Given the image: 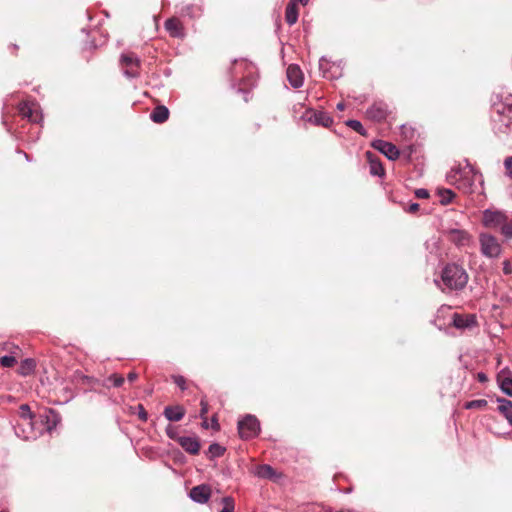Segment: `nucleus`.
I'll list each match as a JSON object with an SVG mask.
<instances>
[{
  "label": "nucleus",
  "mask_w": 512,
  "mask_h": 512,
  "mask_svg": "<svg viewBox=\"0 0 512 512\" xmlns=\"http://www.w3.org/2000/svg\"><path fill=\"white\" fill-rule=\"evenodd\" d=\"M441 282L451 291L462 290L468 282V274L460 265L447 264L442 270Z\"/></svg>",
  "instance_id": "1"
},
{
  "label": "nucleus",
  "mask_w": 512,
  "mask_h": 512,
  "mask_svg": "<svg viewBox=\"0 0 512 512\" xmlns=\"http://www.w3.org/2000/svg\"><path fill=\"white\" fill-rule=\"evenodd\" d=\"M17 415L19 418L17 421H22L24 424H27V428H22V424L15 422L14 431L16 436L23 440L35 439L37 436L33 423L35 415L31 411L30 406L28 404L20 405Z\"/></svg>",
  "instance_id": "2"
},
{
  "label": "nucleus",
  "mask_w": 512,
  "mask_h": 512,
  "mask_svg": "<svg viewBox=\"0 0 512 512\" xmlns=\"http://www.w3.org/2000/svg\"><path fill=\"white\" fill-rule=\"evenodd\" d=\"M476 176L477 174L473 167L467 163L463 168H453L448 175V180L450 183L455 184L457 188L468 193L472 191Z\"/></svg>",
  "instance_id": "3"
},
{
  "label": "nucleus",
  "mask_w": 512,
  "mask_h": 512,
  "mask_svg": "<svg viewBox=\"0 0 512 512\" xmlns=\"http://www.w3.org/2000/svg\"><path fill=\"white\" fill-rule=\"evenodd\" d=\"M238 431L242 439H251L260 432V423L254 415H246L238 422Z\"/></svg>",
  "instance_id": "4"
},
{
  "label": "nucleus",
  "mask_w": 512,
  "mask_h": 512,
  "mask_svg": "<svg viewBox=\"0 0 512 512\" xmlns=\"http://www.w3.org/2000/svg\"><path fill=\"white\" fill-rule=\"evenodd\" d=\"M120 65L123 73L128 78H136L139 75L140 59L132 52L123 53L120 57Z\"/></svg>",
  "instance_id": "5"
},
{
  "label": "nucleus",
  "mask_w": 512,
  "mask_h": 512,
  "mask_svg": "<svg viewBox=\"0 0 512 512\" xmlns=\"http://www.w3.org/2000/svg\"><path fill=\"white\" fill-rule=\"evenodd\" d=\"M481 252L489 258H496L501 254V246L497 239L489 234L480 235Z\"/></svg>",
  "instance_id": "6"
},
{
  "label": "nucleus",
  "mask_w": 512,
  "mask_h": 512,
  "mask_svg": "<svg viewBox=\"0 0 512 512\" xmlns=\"http://www.w3.org/2000/svg\"><path fill=\"white\" fill-rule=\"evenodd\" d=\"M507 216L504 212L498 210L486 209L483 212V225L490 229L502 228Z\"/></svg>",
  "instance_id": "7"
},
{
  "label": "nucleus",
  "mask_w": 512,
  "mask_h": 512,
  "mask_svg": "<svg viewBox=\"0 0 512 512\" xmlns=\"http://www.w3.org/2000/svg\"><path fill=\"white\" fill-rule=\"evenodd\" d=\"M18 110L21 116L30 122L38 123L42 120L39 105L35 102H23L19 105Z\"/></svg>",
  "instance_id": "8"
},
{
  "label": "nucleus",
  "mask_w": 512,
  "mask_h": 512,
  "mask_svg": "<svg viewBox=\"0 0 512 512\" xmlns=\"http://www.w3.org/2000/svg\"><path fill=\"white\" fill-rule=\"evenodd\" d=\"M303 119L309 123L323 127H329L333 122L332 118L326 112L313 109H308L304 113Z\"/></svg>",
  "instance_id": "9"
},
{
  "label": "nucleus",
  "mask_w": 512,
  "mask_h": 512,
  "mask_svg": "<svg viewBox=\"0 0 512 512\" xmlns=\"http://www.w3.org/2000/svg\"><path fill=\"white\" fill-rule=\"evenodd\" d=\"M444 233L449 241L459 247L467 246L471 241L470 235L465 230L452 228L445 230Z\"/></svg>",
  "instance_id": "10"
},
{
  "label": "nucleus",
  "mask_w": 512,
  "mask_h": 512,
  "mask_svg": "<svg viewBox=\"0 0 512 512\" xmlns=\"http://www.w3.org/2000/svg\"><path fill=\"white\" fill-rule=\"evenodd\" d=\"M372 146L384 154L389 160H396L400 155L398 148L394 144L384 140H375Z\"/></svg>",
  "instance_id": "11"
},
{
  "label": "nucleus",
  "mask_w": 512,
  "mask_h": 512,
  "mask_svg": "<svg viewBox=\"0 0 512 512\" xmlns=\"http://www.w3.org/2000/svg\"><path fill=\"white\" fill-rule=\"evenodd\" d=\"M367 117L373 121L380 122L388 115V107L383 102H375L366 111Z\"/></svg>",
  "instance_id": "12"
},
{
  "label": "nucleus",
  "mask_w": 512,
  "mask_h": 512,
  "mask_svg": "<svg viewBox=\"0 0 512 512\" xmlns=\"http://www.w3.org/2000/svg\"><path fill=\"white\" fill-rule=\"evenodd\" d=\"M189 496L194 502L204 504L211 496V488L206 484L195 486L190 490Z\"/></svg>",
  "instance_id": "13"
},
{
  "label": "nucleus",
  "mask_w": 512,
  "mask_h": 512,
  "mask_svg": "<svg viewBox=\"0 0 512 512\" xmlns=\"http://www.w3.org/2000/svg\"><path fill=\"white\" fill-rule=\"evenodd\" d=\"M287 79L292 87L299 88L303 85V73L300 67L296 64H291L287 68Z\"/></svg>",
  "instance_id": "14"
},
{
  "label": "nucleus",
  "mask_w": 512,
  "mask_h": 512,
  "mask_svg": "<svg viewBox=\"0 0 512 512\" xmlns=\"http://www.w3.org/2000/svg\"><path fill=\"white\" fill-rule=\"evenodd\" d=\"M477 324L476 316L472 314L461 315L455 313L453 315V325L457 329H467L475 327Z\"/></svg>",
  "instance_id": "15"
},
{
  "label": "nucleus",
  "mask_w": 512,
  "mask_h": 512,
  "mask_svg": "<svg viewBox=\"0 0 512 512\" xmlns=\"http://www.w3.org/2000/svg\"><path fill=\"white\" fill-rule=\"evenodd\" d=\"M497 381L502 392L512 397V377L511 372L507 368L502 369L498 373Z\"/></svg>",
  "instance_id": "16"
},
{
  "label": "nucleus",
  "mask_w": 512,
  "mask_h": 512,
  "mask_svg": "<svg viewBox=\"0 0 512 512\" xmlns=\"http://www.w3.org/2000/svg\"><path fill=\"white\" fill-rule=\"evenodd\" d=\"M179 445L190 454H198L200 450V443L196 437H179L178 438Z\"/></svg>",
  "instance_id": "17"
},
{
  "label": "nucleus",
  "mask_w": 512,
  "mask_h": 512,
  "mask_svg": "<svg viewBox=\"0 0 512 512\" xmlns=\"http://www.w3.org/2000/svg\"><path fill=\"white\" fill-rule=\"evenodd\" d=\"M253 474L262 479L276 480L278 478L277 472L268 464L257 465Z\"/></svg>",
  "instance_id": "18"
},
{
  "label": "nucleus",
  "mask_w": 512,
  "mask_h": 512,
  "mask_svg": "<svg viewBox=\"0 0 512 512\" xmlns=\"http://www.w3.org/2000/svg\"><path fill=\"white\" fill-rule=\"evenodd\" d=\"M165 29L168 31L170 36L172 37H183V26L179 19L177 18H169L165 22Z\"/></svg>",
  "instance_id": "19"
},
{
  "label": "nucleus",
  "mask_w": 512,
  "mask_h": 512,
  "mask_svg": "<svg viewBox=\"0 0 512 512\" xmlns=\"http://www.w3.org/2000/svg\"><path fill=\"white\" fill-rule=\"evenodd\" d=\"M163 414L167 420L177 422L184 417L185 409L180 405L166 406Z\"/></svg>",
  "instance_id": "20"
},
{
  "label": "nucleus",
  "mask_w": 512,
  "mask_h": 512,
  "mask_svg": "<svg viewBox=\"0 0 512 512\" xmlns=\"http://www.w3.org/2000/svg\"><path fill=\"white\" fill-rule=\"evenodd\" d=\"M499 403L498 410L507 419L509 424L512 426V402L505 398H498Z\"/></svg>",
  "instance_id": "21"
},
{
  "label": "nucleus",
  "mask_w": 512,
  "mask_h": 512,
  "mask_svg": "<svg viewBox=\"0 0 512 512\" xmlns=\"http://www.w3.org/2000/svg\"><path fill=\"white\" fill-rule=\"evenodd\" d=\"M169 117V110L166 106H157L150 114V118L155 123H164Z\"/></svg>",
  "instance_id": "22"
},
{
  "label": "nucleus",
  "mask_w": 512,
  "mask_h": 512,
  "mask_svg": "<svg viewBox=\"0 0 512 512\" xmlns=\"http://www.w3.org/2000/svg\"><path fill=\"white\" fill-rule=\"evenodd\" d=\"M366 155L370 164V173L374 176H383L385 171L382 163L378 159H374L371 152H367Z\"/></svg>",
  "instance_id": "23"
},
{
  "label": "nucleus",
  "mask_w": 512,
  "mask_h": 512,
  "mask_svg": "<svg viewBox=\"0 0 512 512\" xmlns=\"http://www.w3.org/2000/svg\"><path fill=\"white\" fill-rule=\"evenodd\" d=\"M285 19L289 25H293L298 19V10L296 4L290 1L286 7Z\"/></svg>",
  "instance_id": "24"
},
{
  "label": "nucleus",
  "mask_w": 512,
  "mask_h": 512,
  "mask_svg": "<svg viewBox=\"0 0 512 512\" xmlns=\"http://www.w3.org/2000/svg\"><path fill=\"white\" fill-rule=\"evenodd\" d=\"M438 195L440 198V203L442 205H447L452 202L455 197V193L450 189H440L438 190Z\"/></svg>",
  "instance_id": "25"
},
{
  "label": "nucleus",
  "mask_w": 512,
  "mask_h": 512,
  "mask_svg": "<svg viewBox=\"0 0 512 512\" xmlns=\"http://www.w3.org/2000/svg\"><path fill=\"white\" fill-rule=\"evenodd\" d=\"M35 369V362L33 359H25L21 362L20 373L22 375H28Z\"/></svg>",
  "instance_id": "26"
},
{
  "label": "nucleus",
  "mask_w": 512,
  "mask_h": 512,
  "mask_svg": "<svg viewBox=\"0 0 512 512\" xmlns=\"http://www.w3.org/2000/svg\"><path fill=\"white\" fill-rule=\"evenodd\" d=\"M208 452L211 458H216L224 454L225 448L218 443H213L209 446Z\"/></svg>",
  "instance_id": "27"
},
{
  "label": "nucleus",
  "mask_w": 512,
  "mask_h": 512,
  "mask_svg": "<svg viewBox=\"0 0 512 512\" xmlns=\"http://www.w3.org/2000/svg\"><path fill=\"white\" fill-rule=\"evenodd\" d=\"M223 508L219 512H234L235 503L234 499L230 496L222 498Z\"/></svg>",
  "instance_id": "28"
},
{
  "label": "nucleus",
  "mask_w": 512,
  "mask_h": 512,
  "mask_svg": "<svg viewBox=\"0 0 512 512\" xmlns=\"http://www.w3.org/2000/svg\"><path fill=\"white\" fill-rule=\"evenodd\" d=\"M346 125L358 132L361 135H366V130L364 129L362 123L358 120H348L346 121Z\"/></svg>",
  "instance_id": "29"
},
{
  "label": "nucleus",
  "mask_w": 512,
  "mask_h": 512,
  "mask_svg": "<svg viewBox=\"0 0 512 512\" xmlns=\"http://www.w3.org/2000/svg\"><path fill=\"white\" fill-rule=\"evenodd\" d=\"M487 405V401L485 399L472 400L465 404L466 409H480Z\"/></svg>",
  "instance_id": "30"
},
{
  "label": "nucleus",
  "mask_w": 512,
  "mask_h": 512,
  "mask_svg": "<svg viewBox=\"0 0 512 512\" xmlns=\"http://www.w3.org/2000/svg\"><path fill=\"white\" fill-rule=\"evenodd\" d=\"M16 363V358L11 355L0 357V365L2 367H12Z\"/></svg>",
  "instance_id": "31"
},
{
  "label": "nucleus",
  "mask_w": 512,
  "mask_h": 512,
  "mask_svg": "<svg viewBox=\"0 0 512 512\" xmlns=\"http://www.w3.org/2000/svg\"><path fill=\"white\" fill-rule=\"evenodd\" d=\"M108 381L113 384L114 387H121L124 383V377L119 374H112L108 377Z\"/></svg>",
  "instance_id": "32"
},
{
  "label": "nucleus",
  "mask_w": 512,
  "mask_h": 512,
  "mask_svg": "<svg viewBox=\"0 0 512 512\" xmlns=\"http://www.w3.org/2000/svg\"><path fill=\"white\" fill-rule=\"evenodd\" d=\"M501 233L507 238H512V219L510 221L507 219L504 222L501 228Z\"/></svg>",
  "instance_id": "33"
},
{
  "label": "nucleus",
  "mask_w": 512,
  "mask_h": 512,
  "mask_svg": "<svg viewBox=\"0 0 512 512\" xmlns=\"http://www.w3.org/2000/svg\"><path fill=\"white\" fill-rule=\"evenodd\" d=\"M181 14L195 17L197 15L196 8L193 5H187L181 9Z\"/></svg>",
  "instance_id": "34"
},
{
  "label": "nucleus",
  "mask_w": 512,
  "mask_h": 512,
  "mask_svg": "<svg viewBox=\"0 0 512 512\" xmlns=\"http://www.w3.org/2000/svg\"><path fill=\"white\" fill-rule=\"evenodd\" d=\"M174 383L181 389H186V379L181 375H175L173 376Z\"/></svg>",
  "instance_id": "35"
},
{
  "label": "nucleus",
  "mask_w": 512,
  "mask_h": 512,
  "mask_svg": "<svg viewBox=\"0 0 512 512\" xmlns=\"http://www.w3.org/2000/svg\"><path fill=\"white\" fill-rule=\"evenodd\" d=\"M166 434L167 436L170 438V439H177L179 437H177V429L176 427L172 426V425H168L167 428H166Z\"/></svg>",
  "instance_id": "36"
},
{
  "label": "nucleus",
  "mask_w": 512,
  "mask_h": 512,
  "mask_svg": "<svg viewBox=\"0 0 512 512\" xmlns=\"http://www.w3.org/2000/svg\"><path fill=\"white\" fill-rule=\"evenodd\" d=\"M415 196L419 199H425L429 197V192L426 189L420 188L415 191Z\"/></svg>",
  "instance_id": "37"
},
{
  "label": "nucleus",
  "mask_w": 512,
  "mask_h": 512,
  "mask_svg": "<svg viewBox=\"0 0 512 512\" xmlns=\"http://www.w3.org/2000/svg\"><path fill=\"white\" fill-rule=\"evenodd\" d=\"M138 408V416L139 418L142 420V421H146L148 419V414L147 412L145 411L143 405L139 404L137 406Z\"/></svg>",
  "instance_id": "38"
},
{
  "label": "nucleus",
  "mask_w": 512,
  "mask_h": 512,
  "mask_svg": "<svg viewBox=\"0 0 512 512\" xmlns=\"http://www.w3.org/2000/svg\"><path fill=\"white\" fill-rule=\"evenodd\" d=\"M503 272L506 275H510L512 273V265L508 260L503 262Z\"/></svg>",
  "instance_id": "39"
},
{
  "label": "nucleus",
  "mask_w": 512,
  "mask_h": 512,
  "mask_svg": "<svg viewBox=\"0 0 512 512\" xmlns=\"http://www.w3.org/2000/svg\"><path fill=\"white\" fill-rule=\"evenodd\" d=\"M200 405H201L200 416L204 417L208 412V403L204 399H202L200 402Z\"/></svg>",
  "instance_id": "40"
},
{
  "label": "nucleus",
  "mask_w": 512,
  "mask_h": 512,
  "mask_svg": "<svg viewBox=\"0 0 512 512\" xmlns=\"http://www.w3.org/2000/svg\"><path fill=\"white\" fill-rule=\"evenodd\" d=\"M419 209V204L418 203H412L409 205V207L407 208V212L409 213H415L416 211H418Z\"/></svg>",
  "instance_id": "41"
},
{
  "label": "nucleus",
  "mask_w": 512,
  "mask_h": 512,
  "mask_svg": "<svg viewBox=\"0 0 512 512\" xmlns=\"http://www.w3.org/2000/svg\"><path fill=\"white\" fill-rule=\"evenodd\" d=\"M138 378V374L136 372H130L127 375V379L129 382H134Z\"/></svg>",
  "instance_id": "42"
},
{
  "label": "nucleus",
  "mask_w": 512,
  "mask_h": 512,
  "mask_svg": "<svg viewBox=\"0 0 512 512\" xmlns=\"http://www.w3.org/2000/svg\"><path fill=\"white\" fill-rule=\"evenodd\" d=\"M504 165L507 170L512 169V157H507L504 161Z\"/></svg>",
  "instance_id": "43"
},
{
  "label": "nucleus",
  "mask_w": 512,
  "mask_h": 512,
  "mask_svg": "<svg viewBox=\"0 0 512 512\" xmlns=\"http://www.w3.org/2000/svg\"><path fill=\"white\" fill-rule=\"evenodd\" d=\"M477 378L480 382L487 381V376L484 373H478Z\"/></svg>",
  "instance_id": "44"
},
{
  "label": "nucleus",
  "mask_w": 512,
  "mask_h": 512,
  "mask_svg": "<svg viewBox=\"0 0 512 512\" xmlns=\"http://www.w3.org/2000/svg\"><path fill=\"white\" fill-rule=\"evenodd\" d=\"M212 427L214 429H219V424L215 418H212Z\"/></svg>",
  "instance_id": "45"
},
{
  "label": "nucleus",
  "mask_w": 512,
  "mask_h": 512,
  "mask_svg": "<svg viewBox=\"0 0 512 512\" xmlns=\"http://www.w3.org/2000/svg\"><path fill=\"white\" fill-rule=\"evenodd\" d=\"M337 109L340 110V111L344 110L345 109V104L343 102L338 103L337 104Z\"/></svg>",
  "instance_id": "46"
},
{
  "label": "nucleus",
  "mask_w": 512,
  "mask_h": 512,
  "mask_svg": "<svg viewBox=\"0 0 512 512\" xmlns=\"http://www.w3.org/2000/svg\"><path fill=\"white\" fill-rule=\"evenodd\" d=\"M293 3L301 2L303 5H306L309 0H291Z\"/></svg>",
  "instance_id": "47"
},
{
  "label": "nucleus",
  "mask_w": 512,
  "mask_h": 512,
  "mask_svg": "<svg viewBox=\"0 0 512 512\" xmlns=\"http://www.w3.org/2000/svg\"><path fill=\"white\" fill-rule=\"evenodd\" d=\"M325 61H326L325 58H321L320 59V68L323 67V64H324Z\"/></svg>",
  "instance_id": "48"
},
{
  "label": "nucleus",
  "mask_w": 512,
  "mask_h": 512,
  "mask_svg": "<svg viewBox=\"0 0 512 512\" xmlns=\"http://www.w3.org/2000/svg\"><path fill=\"white\" fill-rule=\"evenodd\" d=\"M18 422L23 425L22 428H27V424H24V422H22V421H18Z\"/></svg>",
  "instance_id": "49"
},
{
  "label": "nucleus",
  "mask_w": 512,
  "mask_h": 512,
  "mask_svg": "<svg viewBox=\"0 0 512 512\" xmlns=\"http://www.w3.org/2000/svg\"><path fill=\"white\" fill-rule=\"evenodd\" d=\"M337 512H352V511L349 510V509H343V510H340V511H337Z\"/></svg>",
  "instance_id": "50"
},
{
  "label": "nucleus",
  "mask_w": 512,
  "mask_h": 512,
  "mask_svg": "<svg viewBox=\"0 0 512 512\" xmlns=\"http://www.w3.org/2000/svg\"><path fill=\"white\" fill-rule=\"evenodd\" d=\"M435 283H436V285H438L439 287H441V286H440V284H439V282H438V280H435Z\"/></svg>",
  "instance_id": "51"
}]
</instances>
